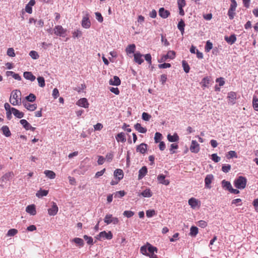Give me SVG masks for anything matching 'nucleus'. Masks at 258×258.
Returning <instances> with one entry per match:
<instances>
[{
    "mask_svg": "<svg viewBox=\"0 0 258 258\" xmlns=\"http://www.w3.org/2000/svg\"><path fill=\"white\" fill-rule=\"evenodd\" d=\"M23 76L26 79L30 80L31 81H33L36 79L35 77L32 74L31 72H24Z\"/></svg>",
    "mask_w": 258,
    "mask_h": 258,
    "instance_id": "obj_23",
    "label": "nucleus"
},
{
    "mask_svg": "<svg viewBox=\"0 0 258 258\" xmlns=\"http://www.w3.org/2000/svg\"><path fill=\"white\" fill-rule=\"evenodd\" d=\"M37 81L39 84V86L40 87H44L45 86V80L43 77H38L37 78Z\"/></svg>",
    "mask_w": 258,
    "mask_h": 258,
    "instance_id": "obj_44",
    "label": "nucleus"
},
{
    "mask_svg": "<svg viewBox=\"0 0 258 258\" xmlns=\"http://www.w3.org/2000/svg\"><path fill=\"white\" fill-rule=\"evenodd\" d=\"M125 194V192L124 190H120L116 191L114 194V196L115 198H120L123 197Z\"/></svg>",
    "mask_w": 258,
    "mask_h": 258,
    "instance_id": "obj_40",
    "label": "nucleus"
},
{
    "mask_svg": "<svg viewBox=\"0 0 258 258\" xmlns=\"http://www.w3.org/2000/svg\"><path fill=\"white\" fill-rule=\"evenodd\" d=\"M166 54L168 58L173 59L175 56V52L174 51L170 50Z\"/></svg>",
    "mask_w": 258,
    "mask_h": 258,
    "instance_id": "obj_60",
    "label": "nucleus"
},
{
    "mask_svg": "<svg viewBox=\"0 0 258 258\" xmlns=\"http://www.w3.org/2000/svg\"><path fill=\"white\" fill-rule=\"evenodd\" d=\"M167 140L170 142H176L179 140V137L177 133H174L173 135L168 134L167 137Z\"/></svg>",
    "mask_w": 258,
    "mask_h": 258,
    "instance_id": "obj_16",
    "label": "nucleus"
},
{
    "mask_svg": "<svg viewBox=\"0 0 258 258\" xmlns=\"http://www.w3.org/2000/svg\"><path fill=\"white\" fill-rule=\"evenodd\" d=\"M162 138V135L161 133L157 132L155 133L154 140L156 143H158L160 142Z\"/></svg>",
    "mask_w": 258,
    "mask_h": 258,
    "instance_id": "obj_42",
    "label": "nucleus"
},
{
    "mask_svg": "<svg viewBox=\"0 0 258 258\" xmlns=\"http://www.w3.org/2000/svg\"><path fill=\"white\" fill-rule=\"evenodd\" d=\"M77 105L86 108L89 107V103L88 102L87 99L85 98H83L79 99L77 102Z\"/></svg>",
    "mask_w": 258,
    "mask_h": 258,
    "instance_id": "obj_11",
    "label": "nucleus"
},
{
    "mask_svg": "<svg viewBox=\"0 0 258 258\" xmlns=\"http://www.w3.org/2000/svg\"><path fill=\"white\" fill-rule=\"evenodd\" d=\"M211 159L213 161H214L215 162H218L219 161H220L221 158L220 157L218 156L217 154H213L212 155H211Z\"/></svg>",
    "mask_w": 258,
    "mask_h": 258,
    "instance_id": "obj_56",
    "label": "nucleus"
},
{
    "mask_svg": "<svg viewBox=\"0 0 258 258\" xmlns=\"http://www.w3.org/2000/svg\"><path fill=\"white\" fill-rule=\"evenodd\" d=\"M178 148V146L177 144H172L170 145V152L171 154H174L175 153V151H174V149H177Z\"/></svg>",
    "mask_w": 258,
    "mask_h": 258,
    "instance_id": "obj_51",
    "label": "nucleus"
},
{
    "mask_svg": "<svg viewBox=\"0 0 258 258\" xmlns=\"http://www.w3.org/2000/svg\"><path fill=\"white\" fill-rule=\"evenodd\" d=\"M1 130L2 131V132L3 133V134L7 137H10L11 135V132L9 130V128L8 126L7 125H4L3 126L2 128H1Z\"/></svg>",
    "mask_w": 258,
    "mask_h": 258,
    "instance_id": "obj_25",
    "label": "nucleus"
},
{
    "mask_svg": "<svg viewBox=\"0 0 258 258\" xmlns=\"http://www.w3.org/2000/svg\"><path fill=\"white\" fill-rule=\"evenodd\" d=\"M246 178L242 176H239L234 182V186L238 189L244 188L246 186Z\"/></svg>",
    "mask_w": 258,
    "mask_h": 258,
    "instance_id": "obj_2",
    "label": "nucleus"
},
{
    "mask_svg": "<svg viewBox=\"0 0 258 258\" xmlns=\"http://www.w3.org/2000/svg\"><path fill=\"white\" fill-rule=\"evenodd\" d=\"M198 233V228L196 226H191L190 229V234L191 236H196Z\"/></svg>",
    "mask_w": 258,
    "mask_h": 258,
    "instance_id": "obj_39",
    "label": "nucleus"
},
{
    "mask_svg": "<svg viewBox=\"0 0 258 258\" xmlns=\"http://www.w3.org/2000/svg\"><path fill=\"white\" fill-rule=\"evenodd\" d=\"M22 103L24 106L29 111H34L37 108V105L36 104H31L25 100H23Z\"/></svg>",
    "mask_w": 258,
    "mask_h": 258,
    "instance_id": "obj_6",
    "label": "nucleus"
},
{
    "mask_svg": "<svg viewBox=\"0 0 258 258\" xmlns=\"http://www.w3.org/2000/svg\"><path fill=\"white\" fill-rule=\"evenodd\" d=\"M115 138L117 142H121L123 143L126 141V138L123 133L118 134L115 137Z\"/></svg>",
    "mask_w": 258,
    "mask_h": 258,
    "instance_id": "obj_26",
    "label": "nucleus"
},
{
    "mask_svg": "<svg viewBox=\"0 0 258 258\" xmlns=\"http://www.w3.org/2000/svg\"><path fill=\"white\" fill-rule=\"evenodd\" d=\"M134 60L136 62L138 63L139 64L142 63L144 61V59L142 58V56H143L140 52H136L134 54Z\"/></svg>",
    "mask_w": 258,
    "mask_h": 258,
    "instance_id": "obj_12",
    "label": "nucleus"
},
{
    "mask_svg": "<svg viewBox=\"0 0 258 258\" xmlns=\"http://www.w3.org/2000/svg\"><path fill=\"white\" fill-rule=\"evenodd\" d=\"M20 122L26 130H29V127L30 126V124L26 120L21 119L20 120Z\"/></svg>",
    "mask_w": 258,
    "mask_h": 258,
    "instance_id": "obj_37",
    "label": "nucleus"
},
{
    "mask_svg": "<svg viewBox=\"0 0 258 258\" xmlns=\"http://www.w3.org/2000/svg\"><path fill=\"white\" fill-rule=\"evenodd\" d=\"M82 26L83 27L86 29H88L90 27L91 22L89 20V18L88 15H87L86 16L83 18L82 21Z\"/></svg>",
    "mask_w": 258,
    "mask_h": 258,
    "instance_id": "obj_10",
    "label": "nucleus"
},
{
    "mask_svg": "<svg viewBox=\"0 0 258 258\" xmlns=\"http://www.w3.org/2000/svg\"><path fill=\"white\" fill-rule=\"evenodd\" d=\"M147 145L145 143H142L137 147V152L141 154H144L147 151Z\"/></svg>",
    "mask_w": 258,
    "mask_h": 258,
    "instance_id": "obj_19",
    "label": "nucleus"
},
{
    "mask_svg": "<svg viewBox=\"0 0 258 258\" xmlns=\"http://www.w3.org/2000/svg\"><path fill=\"white\" fill-rule=\"evenodd\" d=\"M53 31L54 33L57 36L64 37L67 30L63 29L60 25H57L55 26Z\"/></svg>",
    "mask_w": 258,
    "mask_h": 258,
    "instance_id": "obj_4",
    "label": "nucleus"
},
{
    "mask_svg": "<svg viewBox=\"0 0 258 258\" xmlns=\"http://www.w3.org/2000/svg\"><path fill=\"white\" fill-rule=\"evenodd\" d=\"M141 195L144 197L149 198L152 195L150 189H146L141 193Z\"/></svg>",
    "mask_w": 258,
    "mask_h": 258,
    "instance_id": "obj_35",
    "label": "nucleus"
},
{
    "mask_svg": "<svg viewBox=\"0 0 258 258\" xmlns=\"http://www.w3.org/2000/svg\"><path fill=\"white\" fill-rule=\"evenodd\" d=\"M36 98V97L34 94L30 93L28 96H27L25 97V99L24 100L27 101L28 102H33L35 101Z\"/></svg>",
    "mask_w": 258,
    "mask_h": 258,
    "instance_id": "obj_32",
    "label": "nucleus"
},
{
    "mask_svg": "<svg viewBox=\"0 0 258 258\" xmlns=\"http://www.w3.org/2000/svg\"><path fill=\"white\" fill-rule=\"evenodd\" d=\"M177 4L178 8H183L186 5L185 0H178Z\"/></svg>",
    "mask_w": 258,
    "mask_h": 258,
    "instance_id": "obj_63",
    "label": "nucleus"
},
{
    "mask_svg": "<svg viewBox=\"0 0 258 258\" xmlns=\"http://www.w3.org/2000/svg\"><path fill=\"white\" fill-rule=\"evenodd\" d=\"M29 55L33 59H36L38 58V57H39V55H38V53L36 51H34V50H32L30 52Z\"/></svg>",
    "mask_w": 258,
    "mask_h": 258,
    "instance_id": "obj_50",
    "label": "nucleus"
},
{
    "mask_svg": "<svg viewBox=\"0 0 258 258\" xmlns=\"http://www.w3.org/2000/svg\"><path fill=\"white\" fill-rule=\"evenodd\" d=\"M18 233V230L16 229H10L8 233L7 236H13L16 235Z\"/></svg>",
    "mask_w": 258,
    "mask_h": 258,
    "instance_id": "obj_48",
    "label": "nucleus"
},
{
    "mask_svg": "<svg viewBox=\"0 0 258 258\" xmlns=\"http://www.w3.org/2000/svg\"><path fill=\"white\" fill-rule=\"evenodd\" d=\"M151 116L146 112H143L142 114V118L145 121H148L151 118Z\"/></svg>",
    "mask_w": 258,
    "mask_h": 258,
    "instance_id": "obj_59",
    "label": "nucleus"
},
{
    "mask_svg": "<svg viewBox=\"0 0 258 258\" xmlns=\"http://www.w3.org/2000/svg\"><path fill=\"white\" fill-rule=\"evenodd\" d=\"M188 204L191 206L192 208H195L198 204V201L196 199L192 198L189 199L188 201Z\"/></svg>",
    "mask_w": 258,
    "mask_h": 258,
    "instance_id": "obj_28",
    "label": "nucleus"
},
{
    "mask_svg": "<svg viewBox=\"0 0 258 258\" xmlns=\"http://www.w3.org/2000/svg\"><path fill=\"white\" fill-rule=\"evenodd\" d=\"M222 185L223 188H226L228 190H229L232 187L230 182L229 181H226L225 180L222 181Z\"/></svg>",
    "mask_w": 258,
    "mask_h": 258,
    "instance_id": "obj_34",
    "label": "nucleus"
},
{
    "mask_svg": "<svg viewBox=\"0 0 258 258\" xmlns=\"http://www.w3.org/2000/svg\"><path fill=\"white\" fill-rule=\"evenodd\" d=\"M225 41L230 44H233L235 43L236 40V37L235 34L231 35L229 37L225 36Z\"/></svg>",
    "mask_w": 258,
    "mask_h": 258,
    "instance_id": "obj_21",
    "label": "nucleus"
},
{
    "mask_svg": "<svg viewBox=\"0 0 258 258\" xmlns=\"http://www.w3.org/2000/svg\"><path fill=\"white\" fill-rule=\"evenodd\" d=\"M148 250L149 251L148 253L149 254L157 252V248L156 247H154L150 244H149L148 245Z\"/></svg>",
    "mask_w": 258,
    "mask_h": 258,
    "instance_id": "obj_41",
    "label": "nucleus"
},
{
    "mask_svg": "<svg viewBox=\"0 0 258 258\" xmlns=\"http://www.w3.org/2000/svg\"><path fill=\"white\" fill-rule=\"evenodd\" d=\"M72 241L75 242L81 247L83 246L84 244L83 240L80 238H75L72 239Z\"/></svg>",
    "mask_w": 258,
    "mask_h": 258,
    "instance_id": "obj_31",
    "label": "nucleus"
},
{
    "mask_svg": "<svg viewBox=\"0 0 258 258\" xmlns=\"http://www.w3.org/2000/svg\"><path fill=\"white\" fill-rule=\"evenodd\" d=\"M95 16L96 19L99 22L101 23L103 21V18L102 16L101 13L99 12L95 13Z\"/></svg>",
    "mask_w": 258,
    "mask_h": 258,
    "instance_id": "obj_57",
    "label": "nucleus"
},
{
    "mask_svg": "<svg viewBox=\"0 0 258 258\" xmlns=\"http://www.w3.org/2000/svg\"><path fill=\"white\" fill-rule=\"evenodd\" d=\"M112 234L110 231H109L108 233H107L106 231H104L101 232L98 235H97L96 238L99 240H100L101 238H105L107 239H111L112 238Z\"/></svg>",
    "mask_w": 258,
    "mask_h": 258,
    "instance_id": "obj_5",
    "label": "nucleus"
},
{
    "mask_svg": "<svg viewBox=\"0 0 258 258\" xmlns=\"http://www.w3.org/2000/svg\"><path fill=\"white\" fill-rule=\"evenodd\" d=\"M114 176L118 178V180L119 181L123 178V172L121 169H117L114 172Z\"/></svg>",
    "mask_w": 258,
    "mask_h": 258,
    "instance_id": "obj_22",
    "label": "nucleus"
},
{
    "mask_svg": "<svg viewBox=\"0 0 258 258\" xmlns=\"http://www.w3.org/2000/svg\"><path fill=\"white\" fill-rule=\"evenodd\" d=\"M145 60L148 62L149 64H151L152 62V57L150 54H146L144 55Z\"/></svg>",
    "mask_w": 258,
    "mask_h": 258,
    "instance_id": "obj_64",
    "label": "nucleus"
},
{
    "mask_svg": "<svg viewBox=\"0 0 258 258\" xmlns=\"http://www.w3.org/2000/svg\"><path fill=\"white\" fill-rule=\"evenodd\" d=\"M83 237L88 244L92 245L93 244V239L91 237L85 235Z\"/></svg>",
    "mask_w": 258,
    "mask_h": 258,
    "instance_id": "obj_49",
    "label": "nucleus"
},
{
    "mask_svg": "<svg viewBox=\"0 0 258 258\" xmlns=\"http://www.w3.org/2000/svg\"><path fill=\"white\" fill-rule=\"evenodd\" d=\"M48 193V191L46 190H39L37 191V192L36 194V196L38 198H41L43 196H46L47 195Z\"/></svg>",
    "mask_w": 258,
    "mask_h": 258,
    "instance_id": "obj_33",
    "label": "nucleus"
},
{
    "mask_svg": "<svg viewBox=\"0 0 258 258\" xmlns=\"http://www.w3.org/2000/svg\"><path fill=\"white\" fill-rule=\"evenodd\" d=\"M121 83V81L118 77L115 76L113 79H111L109 81L110 85L119 86Z\"/></svg>",
    "mask_w": 258,
    "mask_h": 258,
    "instance_id": "obj_14",
    "label": "nucleus"
},
{
    "mask_svg": "<svg viewBox=\"0 0 258 258\" xmlns=\"http://www.w3.org/2000/svg\"><path fill=\"white\" fill-rule=\"evenodd\" d=\"M190 150L193 153H198L200 150L199 144L196 141L192 140L190 147Z\"/></svg>",
    "mask_w": 258,
    "mask_h": 258,
    "instance_id": "obj_8",
    "label": "nucleus"
},
{
    "mask_svg": "<svg viewBox=\"0 0 258 258\" xmlns=\"http://www.w3.org/2000/svg\"><path fill=\"white\" fill-rule=\"evenodd\" d=\"M104 221L107 225L111 223L116 225L119 223L118 219L116 217H113L111 214H107L104 219Z\"/></svg>",
    "mask_w": 258,
    "mask_h": 258,
    "instance_id": "obj_3",
    "label": "nucleus"
},
{
    "mask_svg": "<svg viewBox=\"0 0 258 258\" xmlns=\"http://www.w3.org/2000/svg\"><path fill=\"white\" fill-rule=\"evenodd\" d=\"M113 158V154L111 153H109L107 154L105 159L107 162H110L112 161Z\"/></svg>",
    "mask_w": 258,
    "mask_h": 258,
    "instance_id": "obj_61",
    "label": "nucleus"
},
{
    "mask_svg": "<svg viewBox=\"0 0 258 258\" xmlns=\"http://www.w3.org/2000/svg\"><path fill=\"white\" fill-rule=\"evenodd\" d=\"M210 82V78L208 77H205L203 79L201 84H202V86L203 87H208V85L209 84Z\"/></svg>",
    "mask_w": 258,
    "mask_h": 258,
    "instance_id": "obj_38",
    "label": "nucleus"
},
{
    "mask_svg": "<svg viewBox=\"0 0 258 258\" xmlns=\"http://www.w3.org/2000/svg\"><path fill=\"white\" fill-rule=\"evenodd\" d=\"M231 169V165L229 164H226L223 165L222 167V170L225 173L228 172Z\"/></svg>",
    "mask_w": 258,
    "mask_h": 258,
    "instance_id": "obj_52",
    "label": "nucleus"
},
{
    "mask_svg": "<svg viewBox=\"0 0 258 258\" xmlns=\"http://www.w3.org/2000/svg\"><path fill=\"white\" fill-rule=\"evenodd\" d=\"M7 55L10 56L14 57L15 56L14 49L13 48H9L7 50Z\"/></svg>",
    "mask_w": 258,
    "mask_h": 258,
    "instance_id": "obj_58",
    "label": "nucleus"
},
{
    "mask_svg": "<svg viewBox=\"0 0 258 258\" xmlns=\"http://www.w3.org/2000/svg\"><path fill=\"white\" fill-rule=\"evenodd\" d=\"M182 64L184 72L186 73H188L189 71L190 68L187 63L186 62V61L182 60Z\"/></svg>",
    "mask_w": 258,
    "mask_h": 258,
    "instance_id": "obj_46",
    "label": "nucleus"
},
{
    "mask_svg": "<svg viewBox=\"0 0 258 258\" xmlns=\"http://www.w3.org/2000/svg\"><path fill=\"white\" fill-rule=\"evenodd\" d=\"M155 215V211L154 210H148L146 211V216L148 218L153 217Z\"/></svg>",
    "mask_w": 258,
    "mask_h": 258,
    "instance_id": "obj_54",
    "label": "nucleus"
},
{
    "mask_svg": "<svg viewBox=\"0 0 258 258\" xmlns=\"http://www.w3.org/2000/svg\"><path fill=\"white\" fill-rule=\"evenodd\" d=\"M135 128L141 133H146L147 129L145 127H143L141 126V124L139 123H137L134 125Z\"/></svg>",
    "mask_w": 258,
    "mask_h": 258,
    "instance_id": "obj_24",
    "label": "nucleus"
},
{
    "mask_svg": "<svg viewBox=\"0 0 258 258\" xmlns=\"http://www.w3.org/2000/svg\"><path fill=\"white\" fill-rule=\"evenodd\" d=\"M136 49V46L134 44H130L126 48V53L128 54L134 53Z\"/></svg>",
    "mask_w": 258,
    "mask_h": 258,
    "instance_id": "obj_30",
    "label": "nucleus"
},
{
    "mask_svg": "<svg viewBox=\"0 0 258 258\" xmlns=\"http://www.w3.org/2000/svg\"><path fill=\"white\" fill-rule=\"evenodd\" d=\"M159 15L161 17L165 19L169 16L170 12L164 8H161L159 10Z\"/></svg>",
    "mask_w": 258,
    "mask_h": 258,
    "instance_id": "obj_15",
    "label": "nucleus"
},
{
    "mask_svg": "<svg viewBox=\"0 0 258 258\" xmlns=\"http://www.w3.org/2000/svg\"><path fill=\"white\" fill-rule=\"evenodd\" d=\"M213 48V44L210 41H207L205 46V51L209 52Z\"/></svg>",
    "mask_w": 258,
    "mask_h": 258,
    "instance_id": "obj_45",
    "label": "nucleus"
},
{
    "mask_svg": "<svg viewBox=\"0 0 258 258\" xmlns=\"http://www.w3.org/2000/svg\"><path fill=\"white\" fill-rule=\"evenodd\" d=\"M11 96L14 99V101L12 102V100L10 99V103L13 105H20L22 102L21 101V92L18 90H15L12 92Z\"/></svg>",
    "mask_w": 258,
    "mask_h": 258,
    "instance_id": "obj_1",
    "label": "nucleus"
},
{
    "mask_svg": "<svg viewBox=\"0 0 258 258\" xmlns=\"http://www.w3.org/2000/svg\"><path fill=\"white\" fill-rule=\"evenodd\" d=\"M228 97L229 98V100L231 102L234 103L235 100L236 98V94L234 92H230L228 93Z\"/></svg>",
    "mask_w": 258,
    "mask_h": 258,
    "instance_id": "obj_36",
    "label": "nucleus"
},
{
    "mask_svg": "<svg viewBox=\"0 0 258 258\" xmlns=\"http://www.w3.org/2000/svg\"><path fill=\"white\" fill-rule=\"evenodd\" d=\"M184 27L185 23L184 21L181 19L178 23L177 28L180 31L182 35H183L184 32Z\"/></svg>",
    "mask_w": 258,
    "mask_h": 258,
    "instance_id": "obj_27",
    "label": "nucleus"
},
{
    "mask_svg": "<svg viewBox=\"0 0 258 258\" xmlns=\"http://www.w3.org/2000/svg\"><path fill=\"white\" fill-rule=\"evenodd\" d=\"M123 216L127 218H131L134 215V212L131 211H125L123 213Z\"/></svg>",
    "mask_w": 258,
    "mask_h": 258,
    "instance_id": "obj_53",
    "label": "nucleus"
},
{
    "mask_svg": "<svg viewBox=\"0 0 258 258\" xmlns=\"http://www.w3.org/2000/svg\"><path fill=\"white\" fill-rule=\"evenodd\" d=\"M148 169L146 166L142 167L139 171L138 179H142L147 173Z\"/></svg>",
    "mask_w": 258,
    "mask_h": 258,
    "instance_id": "obj_13",
    "label": "nucleus"
},
{
    "mask_svg": "<svg viewBox=\"0 0 258 258\" xmlns=\"http://www.w3.org/2000/svg\"><path fill=\"white\" fill-rule=\"evenodd\" d=\"M252 104L254 109L258 111V99L256 97H253Z\"/></svg>",
    "mask_w": 258,
    "mask_h": 258,
    "instance_id": "obj_43",
    "label": "nucleus"
},
{
    "mask_svg": "<svg viewBox=\"0 0 258 258\" xmlns=\"http://www.w3.org/2000/svg\"><path fill=\"white\" fill-rule=\"evenodd\" d=\"M26 211L31 215H35L36 214L35 205H31L28 206L26 207Z\"/></svg>",
    "mask_w": 258,
    "mask_h": 258,
    "instance_id": "obj_20",
    "label": "nucleus"
},
{
    "mask_svg": "<svg viewBox=\"0 0 258 258\" xmlns=\"http://www.w3.org/2000/svg\"><path fill=\"white\" fill-rule=\"evenodd\" d=\"M12 111L13 114L16 117L18 118H22V117H24V113L23 112L19 111V110H18L16 108L12 107Z\"/></svg>",
    "mask_w": 258,
    "mask_h": 258,
    "instance_id": "obj_17",
    "label": "nucleus"
},
{
    "mask_svg": "<svg viewBox=\"0 0 258 258\" xmlns=\"http://www.w3.org/2000/svg\"><path fill=\"white\" fill-rule=\"evenodd\" d=\"M231 4L229 9L231 11H235L237 7V3L235 0H231Z\"/></svg>",
    "mask_w": 258,
    "mask_h": 258,
    "instance_id": "obj_47",
    "label": "nucleus"
},
{
    "mask_svg": "<svg viewBox=\"0 0 258 258\" xmlns=\"http://www.w3.org/2000/svg\"><path fill=\"white\" fill-rule=\"evenodd\" d=\"M214 179V176L212 174H208L205 179V187L207 188H210L211 187L210 184Z\"/></svg>",
    "mask_w": 258,
    "mask_h": 258,
    "instance_id": "obj_9",
    "label": "nucleus"
},
{
    "mask_svg": "<svg viewBox=\"0 0 258 258\" xmlns=\"http://www.w3.org/2000/svg\"><path fill=\"white\" fill-rule=\"evenodd\" d=\"M165 178V176L163 174H159L157 176V180L159 183L167 185L169 184V181L168 180H166Z\"/></svg>",
    "mask_w": 258,
    "mask_h": 258,
    "instance_id": "obj_18",
    "label": "nucleus"
},
{
    "mask_svg": "<svg viewBox=\"0 0 258 258\" xmlns=\"http://www.w3.org/2000/svg\"><path fill=\"white\" fill-rule=\"evenodd\" d=\"M227 158H231L233 157H237L236 153L234 151H230L228 152L227 155Z\"/></svg>",
    "mask_w": 258,
    "mask_h": 258,
    "instance_id": "obj_62",
    "label": "nucleus"
},
{
    "mask_svg": "<svg viewBox=\"0 0 258 258\" xmlns=\"http://www.w3.org/2000/svg\"><path fill=\"white\" fill-rule=\"evenodd\" d=\"M44 173L50 179H54L55 177V173L51 170H45Z\"/></svg>",
    "mask_w": 258,
    "mask_h": 258,
    "instance_id": "obj_29",
    "label": "nucleus"
},
{
    "mask_svg": "<svg viewBox=\"0 0 258 258\" xmlns=\"http://www.w3.org/2000/svg\"><path fill=\"white\" fill-rule=\"evenodd\" d=\"M58 210V209L56 203L53 202L51 208L48 209V213L50 216H54L57 214Z\"/></svg>",
    "mask_w": 258,
    "mask_h": 258,
    "instance_id": "obj_7",
    "label": "nucleus"
},
{
    "mask_svg": "<svg viewBox=\"0 0 258 258\" xmlns=\"http://www.w3.org/2000/svg\"><path fill=\"white\" fill-rule=\"evenodd\" d=\"M82 32L80 30H77V31H74L73 33V37L74 38H77V37L79 38L82 36Z\"/></svg>",
    "mask_w": 258,
    "mask_h": 258,
    "instance_id": "obj_55",
    "label": "nucleus"
}]
</instances>
